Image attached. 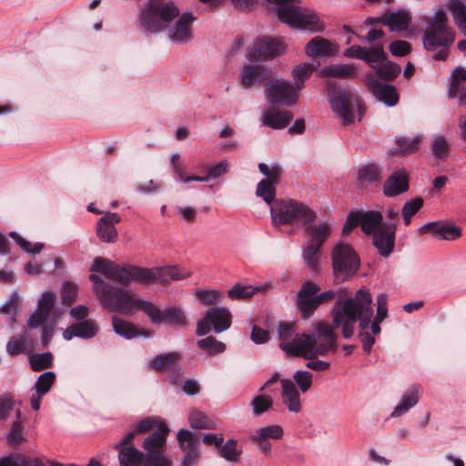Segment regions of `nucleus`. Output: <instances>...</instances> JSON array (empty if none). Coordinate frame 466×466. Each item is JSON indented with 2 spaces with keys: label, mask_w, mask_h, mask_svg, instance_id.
Returning a JSON list of instances; mask_svg holds the SVG:
<instances>
[{
  "label": "nucleus",
  "mask_w": 466,
  "mask_h": 466,
  "mask_svg": "<svg viewBox=\"0 0 466 466\" xmlns=\"http://www.w3.org/2000/svg\"><path fill=\"white\" fill-rule=\"evenodd\" d=\"M195 20L192 13L180 15L172 0H147L140 9L138 26L147 35L164 32L172 43L184 45L193 38Z\"/></svg>",
  "instance_id": "obj_1"
},
{
  "label": "nucleus",
  "mask_w": 466,
  "mask_h": 466,
  "mask_svg": "<svg viewBox=\"0 0 466 466\" xmlns=\"http://www.w3.org/2000/svg\"><path fill=\"white\" fill-rule=\"evenodd\" d=\"M373 314L372 298L368 289H360L350 298L339 294L331 309L332 323L329 327L332 331L340 329L342 337L350 339L354 334L356 322L359 321V339L362 343L363 350L370 353L375 343L374 336L368 331Z\"/></svg>",
  "instance_id": "obj_2"
},
{
  "label": "nucleus",
  "mask_w": 466,
  "mask_h": 466,
  "mask_svg": "<svg viewBox=\"0 0 466 466\" xmlns=\"http://www.w3.org/2000/svg\"><path fill=\"white\" fill-rule=\"evenodd\" d=\"M314 330L316 334L296 333L293 324L279 323V349L290 357L303 359L323 357L337 350V337L329 323L319 321L314 325Z\"/></svg>",
  "instance_id": "obj_3"
},
{
  "label": "nucleus",
  "mask_w": 466,
  "mask_h": 466,
  "mask_svg": "<svg viewBox=\"0 0 466 466\" xmlns=\"http://www.w3.org/2000/svg\"><path fill=\"white\" fill-rule=\"evenodd\" d=\"M455 40L454 30L448 25L446 13L438 10L429 22L423 36V47L433 52L432 58L436 61H445L449 56V48Z\"/></svg>",
  "instance_id": "obj_4"
},
{
  "label": "nucleus",
  "mask_w": 466,
  "mask_h": 466,
  "mask_svg": "<svg viewBox=\"0 0 466 466\" xmlns=\"http://www.w3.org/2000/svg\"><path fill=\"white\" fill-rule=\"evenodd\" d=\"M89 279L105 309L124 314L134 312L137 298L128 290L114 286L96 274L89 275Z\"/></svg>",
  "instance_id": "obj_5"
},
{
  "label": "nucleus",
  "mask_w": 466,
  "mask_h": 466,
  "mask_svg": "<svg viewBox=\"0 0 466 466\" xmlns=\"http://www.w3.org/2000/svg\"><path fill=\"white\" fill-rule=\"evenodd\" d=\"M270 216L274 227H305L317 218V213L309 206L295 199H276L270 206Z\"/></svg>",
  "instance_id": "obj_6"
},
{
  "label": "nucleus",
  "mask_w": 466,
  "mask_h": 466,
  "mask_svg": "<svg viewBox=\"0 0 466 466\" xmlns=\"http://www.w3.org/2000/svg\"><path fill=\"white\" fill-rule=\"evenodd\" d=\"M277 5V15L279 21L294 28L310 32H322L324 26L318 15L310 9L301 8L291 2L294 0H267Z\"/></svg>",
  "instance_id": "obj_7"
},
{
  "label": "nucleus",
  "mask_w": 466,
  "mask_h": 466,
  "mask_svg": "<svg viewBox=\"0 0 466 466\" xmlns=\"http://www.w3.org/2000/svg\"><path fill=\"white\" fill-rule=\"evenodd\" d=\"M333 274L338 280L345 281L356 274L360 258L353 248L344 242L336 244L331 252Z\"/></svg>",
  "instance_id": "obj_8"
},
{
  "label": "nucleus",
  "mask_w": 466,
  "mask_h": 466,
  "mask_svg": "<svg viewBox=\"0 0 466 466\" xmlns=\"http://www.w3.org/2000/svg\"><path fill=\"white\" fill-rule=\"evenodd\" d=\"M302 86L299 83L294 86L284 79L270 80L266 84V98L271 105L291 106L298 102L299 91Z\"/></svg>",
  "instance_id": "obj_9"
},
{
  "label": "nucleus",
  "mask_w": 466,
  "mask_h": 466,
  "mask_svg": "<svg viewBox=\"0 0 466 466\" xmlns=\"http://www.w3.org/2000/svg\"><path fill=\"white\" fill-rule=\"evenodd\" d=\"M231 313L224 307H210L199 320L197 322V336H205L211 330L215 333H221L231 326Z\"/></svg>",
  "instance_id": "obj_10"
},
{
  "label": "nucleus",
  "mask_w": 466,
  "mask_h": 466,
  "mask_svg": "<svg viewBox=\"0 0 466 466\" xmlns=\"http://www.w3.org/2000/svg\"><path fill=\"white\" fill-rule=\"evenodd\" d=\"M132 266H120L112 260L96 257L90 267V271L99 272L106 278L114 279L121 285L127 286L132 282Z\"/></svg>",
  "instance_id": "obj_11"
},
{
  "label": "nucleus",
  "mask_w": 466,
  "mask_h": 466,
  "mask_svg": "<svg viewBox=\"0 0 466 466\" xmlns=\"http://www.w3.org/2000/svg\"><path fill=\"white\" fill-rule=\"evenodd\" d=\"M328 96L333 112L342 120L345 125H349L353 121L351 111L352 95L347 93L344 88H338L329 85Z\"/></svg>",
  "instance_id": "obj_12"
},
{
  "label": "nucleus",
  "mask_w": 466,
  "mask_h": 466,
  "mask_svg": "<svg viewBox=\"0 0 466 466\" xmlns=\"http://www.w3.org/2000/svg\"><path fill=\"white\" fill-rule=\"evenodd\" d=\"M284 52L283 43L271 37H258L249 49L248 56L251 61H267Z\"/></svg>",
  "instance_id": "obj_13"
},
{
  "label": "nucleus",
  "mask_w": 466,
  "mask_h": 466,
  "mask_svg": "<svg viewBox=\"0 0 466 466\" xmlns=\"http://www.w3.org/2000/svg\"><path fill=\"white\" fill-rule=\"evenodd\" d=\"M320 290V287L312 281L302 283L300 289L297 294V308L301 314L302 319H309L319 305L316 300V294Z\"/></svg>",
  "instance_id": "obj_14"
},
{
  "label": "nucleus",
  "mask_w": 466,
  "mask_h": 466,
  "mask_svg": "<svg viewBox=\"0 0 466 466\" xmlns=\"http://www.w3.org/2000/svg\"><path fill=\"white\" fill-rule=\"evenodd\" d=\"M396 229V223L385 222L372 234V244L383 258H388L394 250Z\"/></svg>",
  "instance_id": "obj_15"
},
{
  "label": "nucleus",
  "mask_w": 466,
  "mask_h": 466,
  "mask_svg": "<svg viewBox=\"0 0 466 466\" xmlns=\"http://www.w3.org/2000/svg\"><path fill=\"white\" fill-rule=\"evenodd\" d=\"M366 85L374 97L386 106H393L398 103L399 95L394 86L381 83L373 74H367Z\"/></svg>",
  "instance_id": "obj_16"
},
{
  "label": "nucleus",
  "mask_w": 466,
  "mask_h": 466,
  "mask_svg": "<svg viewBox=\"0 0 466 466\" xmlns=\"http://www.w3.org/2000/svg\"><path fill=\"white\" fill-rule=\"evenodd\" d=\"M180 355L177 352L158 354L150 360L149 366L157 371L172 370L174 375L170 378V381L177 384V379L183 375L182 369L177 364Z\"/></svg>",
  "instance_id": "obj_17"
},
{
  "label": "nucleus",
  "mask_w": 466,
  "mask_h": 466,
  "mask_svg": "<svg viewBox=\"0 0 466 466\" xmlns=\"http://www.w3.org/2000/svg\"><path fill=\"white\" fill-rule=\"evenodd\" d=\"M272 76V71L260 65H246L241 69L239 82L245 87L264 84Z\"/></svg>",
  "instance_id": "obj_18"
},
{
  "label": "nucleus",
  "mask_w": 466,
  "mask_h": 466,
  "mask_svg": "<svg viewBox=\"0 0 466 466\" xmlns=\"http://www.w3.org/2000/svg\"><path fill=\"white\" fill-rule=\"evenodd\" d=\"M121 220L119 215L115 212H107L100 218L96 223V235L105 243H114L117 238V231L115 225Z\"/></svg>",
  "instance_id": "obj_19"
},
{
  "label": "nucleus",
  "mask_w": 466,
  "mask_h": 466,
  "mask_svg": "<svg viewBox=\"0 0 466 466\" xmlns=\"http://www.w3.org/2000/svg\"><path fill=\"white\" fill-rule=\"evenodd\" d=\"M344 56L363 60L368 65H373V62H379L383 58V45L375 44L370 47L354 45L345 50Z\"/></svg>",
  "instance_id": "obj_20"
},
{
  "label": "nucleus",
  "mask_w": 466,
  "mask_h": 466,
  "mask_svg": "<svg viewBox=\"0 0 466 466\" xmlns=\"http://www.w3.org/2000/svg\"><path fill=\"white\" fill-rule=\"evenodd\" d=\"M409 190V177L405 169L394 171L383 185V194L392 198L405 193Z\"/></svg>",
  "instance_id": "obj_21"
},
{
  "label": "nucleus",
  "mask_w": 466,
  "mask_h": 466,
  "mask_svg": "<svg viewBox=\"0 0 466 466\" xmlns=\"http://www.w3.org/2000/svg\"><path fill=\"white\" fill-rule=\"evenodd\" d=\"M293 115L289 110H279L275 107L264 109L261 116L263 126L273 129H283L290 123Z\"/></svg>",
  "instance_id": "obj_22"
},
{
  "label": "nucleus",
  "mask_w": 466,
  "mask_h": 466,
  "mask_svg": "<svg viewBox=\"0 0 466 466\" xmlns=\"http://www.w3.org/2000/svg\"><path fill=\"white\" fill-rule=\"evenodd\" d=\"M281 384V400L289 411L299 413L301 410V400L299 392L293 382L289 379L280 380Z\"/></svg>",
  "instance_id": "obj_23"
},
{
  "label": "nucleus",
  "mask_w": 466,
  "mask_h": 466,
  "mask_svg": "<svg viewBox=\"0 0 466 466\" xmlns=\"http://www.w3.org/2000/svg\"><path fill=\"white\" fill-rule=\"evenodd\" d=\"M168 432L167 425L160 423L158 429L148 435L143 442L142 447L146 454L165 451Z\"/></svg>",
  "instance_id": "obj_24"
},
{
  "label": "nucleus",
  "mask_w": 466,
  "mask_h": 466,
  "mask_svg": "<svg viewBox=\"0 0 466 466\" xmlns=\"http://www.w3.org/2000/svg\"><path fill=\"white\" fill-rule=\"evenodd\" d=\"M112 326L114 331L126 339H132L137 337L150 338L152 336L149 330L139 329L133 323L116 316L112 318Z\"/></svg>",
  "instance_id": "obj_25"
},
{
  "label": "nucleus",
  "mask_w": 466,
  "mask_h": 466,
  "mask_svg": "<svg viewBox=\"0 0 466 466\" xmlns=\"http://www.w3.org/2000/svg\"><path fill=\"white\" fill-rule=\"evenodd\" d=\"M305 230L309 235L307 242L322 248L332 231V226L329 221L323 220L318 224L310 223L305 226Z\"/></svg>",
  "instance_id": "obj_26"
},
{
  "label": "nucleus",
  "mask_w": 466,
  "mask_h": 466,
  "mask_svg": "<svg viewBox=\"0 0 466 466\" xmlns=\"http://www.w3.org/2000/svg\"><path fill=\"white\" fill-rule=\"evenodd\" d=\"M421 393L422 388L420 385L414 384L410 386L407 392L403 394L400 402L394 408L391 417H400L408 412L419 402Z\"/></svg>",
  "instance_id": "obj_27"
},
{
  "label": "nucleus",
  "mask_w": 466,
  "mask_h": 466,
  "mask_svg": "<svg viewBox=\"0 0 466 466\" xmlns=\"http://www.w3.org/2000/svg\"><path fill=\"white\" fill-rule=\"evenodd\" d=\"M375 73H372L380 80L390 81L396 78L400 73V66L395 62L387 59L386 53L383 50V58L379 62H373L370 65Z\"/></svg>",
  "instance_id": "obj_28"
},
{
  "label": "nucleus",
  "mask_w": 466,
  "mask_h": 466,
  "mask_svg": "<svg viewBox=\"0 0 466 466\" xmlns=\"http://www.w3.org/2000/svg\"><path fill=\"white\" fill-rule=\"evenodd\" d=\"M336 52V46L322 36L312 38L305 46V53L309 56H329L335 55Z\"/></svg>",
  "instance_id": "obj_29"
},
{
  "label": "nucleus",
  "mask_w": 466,
  "mask_h": 466,
  "mask_svg": "<svg viewBox=\"0 0 466 466\" xmlns=\"http://www.w3.org/2000/svg\"><path fill=\"white\" fill-rule=\"evenodd\" d=\"M410 23V17L406 11L386 12L381 15V24L393 32L407 30Z\"/></svg>",
  "instance_id": "obj_30"
},
{
  "label": "nucleus",
  "mask_w": 466,
  "mask_h": 466,
  "mask_svg": "<svg viewBox=\"0 0 466 466\" xmlns=\"http://www.w3.org/2000/svg\"><path fill=\"white\" fill-rule=\"evenodd\" d=\"M96 327L93 321L83 320L66 329L63 332V338L66 340H70L74 337L91 339L96 336Z\"/></svg>",
  "instance_id": "obj_31"
},
{
  "label": "nucleus",
  "mask_w": 466,
  "mask_h": 466,
  "mask_svg": "<svg viewBox=\"0 0 466 466\" xmlns=\"http://www.w3.org/2000/svg\"><path fill=\"white\" fill-rule=\"evenodd\" d=\"M360 212V227L361 230L367 234H373L376 232L383 224V216L381 212L377 210H368L365 212Z\"/></svg>",
  "instance_id": "obj_32"
},
{
  "label": "nucleus",
  "mask_w": 466,
  "mask_h": 466,
  "mask_svg": "<svg viewBox=\"0 0 466 466\" xmlns=\"http://www.w3.org/2000/svg\"><path fill=\"white\" fill-rule=\"evenodd\" d=\"M357 68L354 64H336L324 66L320 74L325 77L352 78L356 75Z\"/></svg>",
  "instance_id": "obj_33"
},
{
  "label": "nucleus",
  "mask_w": 466,
  "mask_h": 466,
  "mask_svg": "<svg viewBox=\"0 0 466 466\" xmlns=\"http://www.w3.org/2000/svg\"><path fill=\"white\" fill-rule=\"evenodd\" d=\"M381 179V170L374 163L368 164L358 171L357 181L360 186L377 185Z\"/></svg>",
  "instance_id": "obj_34"
},
{
  "label": "nucleus",
  "mask_w": 466,
  "mask_h": 466,
  "mask_svg": "<svg viewBox=\"0 0 466 466\" xmlns=\"http://www.w3.org/2000/svg\"><path fill=\"white\" fill-rule=\"evenodd\" d=\"M163 322L168 323L175 329H186L188 326L186 313L177 306L167 307L164 309Z\"/></svg>",
  "instance_id": "obj_35"
},
{
  "label": "nucleus",
  "mask_w": 466,
  "mask_h": 466,
  "mask_svg": "<svg viewBox=\"0 0 466 466\" xmlns=\"http://www.w3.org/2000/svg\"><path fill=\"white\" fill-rule=\"evenodd\" d=\"M118 451L120 466H139L143 463L145 453L135 447L116 448Z\"/></svg>",
  "instance_id": "obj_36"
},
{
  "label": "nucleus",
  "mask_w": 466,
  "mask_h": 466,
  "mask_svg": "<svg viewBox=\"0 0 466 466\" xmlns=\"http://www.w3.org/2000/svg\"><path fill=\"white\" fill-rule=\"evenodd\" d=\"M156 283H167L186 279L188 272L180 270L176 266H166L155 268Z\"/></svg>",
  "instance_id": "obj_37"
},
{
  "label": "nucleus",
  "mask_w": 466,
  "mask_h": 466,
  "mask_svg": "<svg viewBox=\"0 0 466 466\" xmlns=\"http://www.w3.org/2000/svg\"><path fill=\"white\" fill-rule=\"evenodd\" d=\"M137 310L143 311L153 324L160 325L163 323L164 310H161L154 303L141 299H137L134 311Z\"/></svg>",
  "instance_id": "obj_38"
},
{
  "label": "nucleus",
  "mask_w": 466,
  "mask_h": 466,
  "mask_svg": "<svg viewBox=\"0 0 466 466\" xmlns=\"http://www.w3.org/2000/svg\"><path fill=\"white\" fill-rule=\"evenodd\" d=\"M321 247L307 242L302 247V257L309 269L317 273L319 271V257Z\"/></svg>",
  "instance_id": "obj_39"
},
{
  "label": "nucleus",
  "mask_w": 466,
  "mask_h": 466,
  "mask_svg": "<svg viewBox=\"0 0 466 466\" xmlns=\"http://www.w3.org/2000/svg\"><path fill=\"white\" fill-rule=\"evenodd\" d=\"M447 5L460 32H466V4L460 0H449Z\"/></svg>",
  "instance_id": "obj_40"
},
{
  "label": "nucleus",
  "mask_w": 466,
  "mask_h": 466,
  "mask_svg": "<svg viewBox=\"0 0 466 466\" xmlns=\"http://www.w3.org/2000/svg\"><path fill=\"white\" fill-rule=\"evenodd\" d=\"M228 161L221 160L217 165L210 167L206 176H189V177H187V179H185V182L186 183H188L191 181L208 182L211 179H217L220 176L228 173Z\"/></svg>",
  "instance_id": "obj_41"
},
{
  "label": "nucleus",
  "mask_w": 466,
  "mask_h": 466,
  "mask_svg": "<svg viewBox=\"0 0 466 466\" xmlns=\"http://www.w3.org/2000/svg\"><path fill=\"white\" fill-rule=\"evenodd\" d=\"M218 454L220 457L225 459L227 461L238 463L240 461L242 454L241 449L238 448V442L234 439L227 441L224 444L219 446Z\"/></svg>",
  "instance_id": "obj_42"
},
{
  "label": "nucleus",
  "mask_w": 466,
  "mask_h": 466,
  "mask_svg": "<svg viewBox=\"0 0 466 466\" xmlns=\"http://www.w3.org/2000/svg\"><path fill=\"white\" fill-rule=\"evenodd\" d=\"M29 334L26 330L17 337H13L6 344V351L11 356H17L26 351Z\"/></svg>",
  "instance_id": "obj_43"
},
{
  "label": "nucleus",
  "mask_w": 466,
  "mask_h": 466,
  "mask_svg": "<svg viewBox=\"0 0 466 466\" xmlns=\"http://www.w3.org/2000/svg\"><path fill=\"white\" fill-rule=\"evenodd\" d=\"M197 345L201 350L209 355L219 354L226 350V344L218 340L213 336H208L198 340Z\"/></svg>",
  "instance_id": "obj_44"
},
{
  "label": "nucleus",
  "mask_w": 466,
  "mask_h": 466,
  "mask_svg": "<svg viewBox=\"0 0 466 466\" xmlns=\"http://www.w3.org/2000/svg\"><path fill=\"white\" fill-rule=\"evenodd\" d=\"M276 186L271 181L262 179L257 185L256 195L271 206L276 201Z\"/></svg>",
  "instance_id": "obj_45"
},
{
  "label": "nucleus",
  "mask_w": 466,
  "mask_h": 466,
  "mask_svg": "<svg viewBox=\"0 0 466 466\" xmlns=\"http://www.w3.org/2000/svg\"><path fill=\"white\" fill-rule=\"evenodd\" d=\"M53 360L51 352L35 353L29 357V364L34 371H41L52 367Z\"/></svg>",
  "instance_id": "obj_46"
},
{
  "label": "nucleus",
  "mask_w": 466,
  "mask_h": 466,
  "mask_svg": "<svg viewBox=\"0 0 466 466\" xmlns=\"http://www.w3.org/2000/svg\"><path fill=\"white\" fill-rule=\"evenodd\" d=\"M179 447L182 451L198 449L199 438L197 434L192 433L188 430L181 429L177 434Z\"/></svg>",
  "instance_id": "obj_47"
},
{
  "label": "nucleus",
  "mask_w": 466,
  "mask_h": 466,
  "mask_svg": "<svg viewBox=\"0 0 466 466\" xmlns=\"http://www.w3.org/2000/svg\"><path fill=\"white\" fill-rule=\"evenodd\" d=\"M9 236L15 241V243L23 251L30 255L35 256L36 254H39L44 248V244L42 242H36L35 244H32L15 231H11L9 233Z\"/></svg>",
  "instance_id": "obj_48"
},
{
  "label": "nucleus",
  "mask_w": 466,
  "mask_h": 466,
  "mask_svg": "<svg viewBox=\"0 0 466 466\" xmlns=\"http://www.w3.org/2000/svg\"><path fill=\"white\" fill-rule=\"evenodd\" d=\"M283 436V430L279 425H269L259 428L251 437L252 441L279 440Z\"/></svg>",
  "instance_id": "obj_49"
},
{
  "label": "nucleus",
  "mask_w": 466,
  "mask_h": 466,
  "mask_svg": "<svg viewBox=\"0 0 466 466\" xmlns=\"http://www.w3.org/2000/svg\"><path fill=\"white\" fill-rule=\"evenodd\" d=\"M56 381V373L54 371H46L43 374H41L35 385L34 389L35 390V393L38 395H46L52 388Z\"/></svg>",
  "instance_id": "obj_50"
},
{
  "label": "nucleus",
  "mask_w": 466,
  "mask_h": 466,
  "mask_svg": "<svg viewBox=\"0 0 466 466\" xmlns=\"http://www.w3.org/2000/svg\"><path fill=\"white\" fill-rule=\"evenodd\" d=\"M431 152L438 159H445L449 156L451 146L444 136L438 135L432 138Z\"/></svg>",
  "instance_id": "obj_51"
},
{
  "label": "nucleus",
  "mask_w": 466,
  "mask_h": 466,
  "mask_svg": "<svg viewBox=\"0 0 466 466\" xmlns=\"http://www.w3.org/2000/svg\"><path fill=\"white\" fill-rule=\"evenodd\" d=\"M132 281L143 284L156 283L155 268H147L132 266Z\"/></svg>",
  "instance_id": "obj_52"
},
{
  "label": "nucleus",
  "mask_w": 466,
  "mask_h": 466,
  "mask_svg": "<svg viewBox=\"0 0 466 466\" xmlns=\"http://www.w3.org/2000/svg\"><path fill=\"white\" fill-rule=\"evenodd\" d=\"M254 416H259L271 409L273 405V398L269 395H257L250 403Z\"/></svg>",
  "instance_id": "obj_53"
},
{
  "label": "nucleus",
  "mask_w": 466,
  "mask_h": 466,
  "mask_svg": "<svg viewBox=\"0 0 466 466\" xmlns=\"http://www.w3.org/2000/svg\"><path fill=\"white\" fill-rule=\"evenodd\" d=\"M190 427L198 430H212L215 428V423L210 420L204 413L197 410L190 412L188 416Z\"/></svg>",
  "instance_id": "obj_54"
},
{
  "label": "nucleus",
  "mask_w": 466,
  "mask_h": 466,
  "mask_svg": "<svg viewBox=\"0 0 466 466\" xmlns=\"http://www.w3.org/2000/svg\"><path fill=\"white\" fill-rule=\"evenodd\" d=\"M144 466H172L171 458L165 451L145 454Z\"/></svg>",
  "instance_id": "obj_55"
},
{
  "label": "nucleus",
  "mask_w": 466,
  "mask_h": 466,
  "mask_svg": "<svg viewBox=\"0 0 466 466\" xmlns=\"http://www.w3.org/2000/svg\"><path fill=\"white\" fill-rule=\"evenodd\" d=\"M258 167L259 172L267 177L264 180L279 184L281 176V166L279 163H273L270 166L259 163Z\"/></svg>",
  "instance_id": "obj_56"
},
{
  "label": "nucleus",
  "mask_w": 466,
  "mask_h": 466,
  "mask_svg": "<svg viewBox=\"0 0 466 466\" xmlns=\"http://www.w3.org/2000/svg\"><path fill=\"white\" fill-rule=\"evenodd\" d=\"M420 138V136H416L412 138L408 137H399L396 138V143L402 153L411 154L419 149Z\"/></svg>",
  "instance_id": "obj_57"
},
{
  "label": "nucleus",
  "mask_w": 466,
  "mask_h": 466,
  "mask_svg": "<svg viewBox=\"0 0 466 466\" xmlns=\"http://www.w3.org/2000/svg\"><path fill=\"white\" fill-rule=\"evenodd\" d=\"M19 300L17 296H11L9 299L0 308V313L9 315V325L13 327L16 321Z\"/></svg>",
  "instance_id": "obj_58"
},
{
  "label": "nucleus",
  "mask_w": 466,
  "mask_h": 466,
  "mask_svg": "<svg viewBox=\"0 0 466 466\" xmlns=\"http://www.w3.org/2000/svg\"><path fill=\"white\" fill-rule=\"evenodd\" d=\"M296 387L298 386L302 393L307 392L312 386L313 376L308 370H297L293 375Z\"/></svg>",
  "instance_id": "obj_59"
},
{
  "label": "nucleus",
  "mask_w": 466,
  "mask_h": 466,
  "mask_svg": "<svg viewBox=\"0 0 466 466\" xmlns=\"http://www.w3.org/2000/svg\"><path fill=\"white\" fill-rule=\"evenodd\" d=\"M197 299L205 306L213 305L220 301L221 294L216 289H202L196 293Z\"/></svg>",
  "instance_id": "obj_60"
},
{
  "label": "nucleus",
  "mask_w": 466,
  "mask_h": 466,
  "mask_svg": "<svg viewBox=\"0 0 466 466\" xmlns=\"http://www.w3.org/2000/svg\"><path fill=\"white\" fill-rule=\"evenodd\" d=\"M315 69L316 66L313 64H300L293 69V76L297 83L303 82L304 80L310 77Z\"/></svg>",
  "instance_id": "obj_61"
},
{
  "label": "nucleus",
  "mask_w": 466,
  "mask_h": 466,
  "mask_svg": "<svg viewBox=\"0 0 466 466\" xmlns=\"http://www.w3.org/2000/svg\"><path fill=\"white\" fill-rule=\"evenodd\" d=\"M56 296L51 291H46L40 297L37 303V309L49 316L55 304Z\"/></svg>",
  "instance_id": "obj_62"
},
{
  "label": "nucleus",
  "mask_w": 466,
  "mask_h": 466,
  "mask_svg": "<svg viewBox=\"0 0 466 466\" xmlns=\"http://www.w3.org/2000/svg\"><path fill=\"white\" fill-rule=\"evenodd\" d=\"M22 431L23 426L21 421L15 420L12 423L9 433L7 435V441L10 445L16 446L25 440L22 434Z\"/></svg>",
  "instance_id": "obj_63"
},
{
  "label": "nucleus",
  "mask_w": 466,
  "mask_h": 466,
  "mask_svg": "<svg viewBox=\"0 0 466 466\" xmlns=\"http://www.w3.org/2000/svg\"><path fill=\"white\" fill-rule=\"evenodd\" d=\"M390 52L394 56H405L411 51V46L404 40H395L390 44Z\"/></svg>",
  "instance_id": "obj_64"
}]
</instances>
